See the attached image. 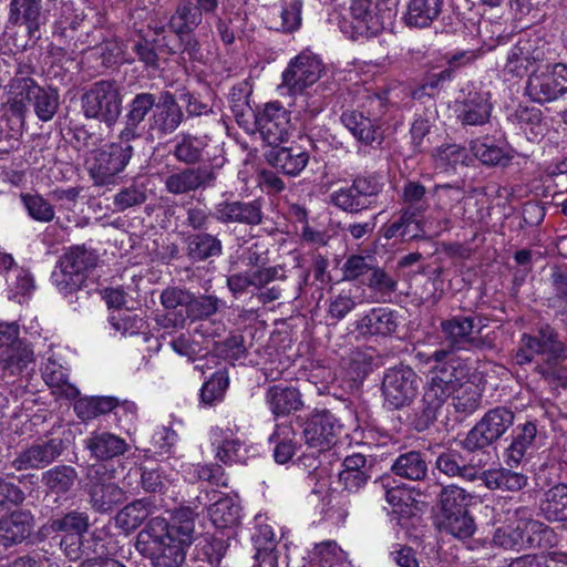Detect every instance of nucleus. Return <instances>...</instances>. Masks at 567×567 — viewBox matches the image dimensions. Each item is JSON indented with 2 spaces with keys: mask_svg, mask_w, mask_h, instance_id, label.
<instances>
[{
  "mask_svg": "<svg viewBox=\"0 0 567 567\" xmlns=\"http://www.w3.org/2000/svg\"><path fill=\"white\" fill-rule=\"evenodd\" d=\"M20 198L32 219L40 223L53 220L55 216L54 207L41 195L22 193Z\"/></svg>",
  "mask_w": 567,
  "mask_h": 567,
  "instance_id": "56",
  "label": "nucleus"
},
{
  "mask_svg": "<svg viewBox=\"0 0 567 567\" xmlns=\"http://www.w3.org/2000/svg\"><path fill=\"white\" fill-rule=\"evenodd\" d=\"M90 527V518L85 512L71 511L62 517L50 520L52 532H64L66 535H84Z\"/></svg>",
  "mask_w": 567,
  "mask_h": 567,
  "instance_id": "52",
  "label": "nucleus"
},
{
  "mask_svg": "<svg viewBox=\"0 0 567 567\" xmlns=\"http://www.w3.org/2000/svg\"><path fill=\"white\" fill-rule=\"evenodd\" d=\"M340 430V423L329 411H320L305 422L302 434L310 447L326 451L336 444Z\"/></svg>",
  "mask_w": 567,
  "mask_h": 567,
  "instance_id": "19",
  "label": "nucleus"
},
{
  "mask_svg": "<svg viewBox=\"0 0 567 567\" xmlns=\"http://www.w3.org/2000/svg\"><path fill=\"white\" fill-rule=\"evenodd\" d=\"M47 23L42 0H10L7 24L23 27L27 41L22 49L33 47L41 39V27Z\"/></svg>",
  "mask_w": 567,
  "mask_h": 567,
  "instance_id": "14",
  "label": "nucleus"
},
{
  "mask_svg": "<svg viewBox=\"0 0 567 567\" xmlns=\"http://www.w3.org/2000/svg\"><path fill=\"white\" fill-rule=\"evenodd\" d=\"M341 122L358 141L367 145H372L373 143L381 144L383 140L379 121L374 117L363 115L362 112H343Z\"/></svg>",
  "mask_w": 567,
  "mask_h": 567,
  "instance_id": "32",
  "label": "nucleus"
},
{
  "mask_svg": "<svg viewBox=\"0 0 567 567\" xmlns=\"http://www.w3.org/2000/svg\"><path fill=\"white\" fill-rule=\"evenodd\" d=\"M31 105L40 121H51L60 106V95L58 90L50 86H42Z\"/></svg>",
  "mask_w": 567,
  "mask_h": 567,
  "instance_id": "54",
  "label": "nucleus"
},
{
  "mask_svg": "<svg viewBox=\"0 0 567 567\" xmlns=\"http://www.w3.org/2000/svg\"><path fill=\"white\" fill-rule=\"evenodd\" d=\"M147 194L144 185H131L120 190L115 196L113 204L120 212L131 207L142 205L146 202Z\"/></svg>",
  "mask_w": 567,
  "mask_h": 567,
  "instance_id": "62",
  "label": "nucleus"
},
{
  "mask_svg": "<svg viewBox=\"0 0 567 567\" xmlns=\"http://www.w3.org/2000/svg\"><path fill=\"white\" fill-rule=\"evenodd\" d=\"M525 92L539 104L556 101L567 93V65L556 63L534 71L527 80Z\"/></svg>",
  "mask_w": 567,
  "mask_h": 567,
  "instance_id": "11",
  "label": "nucleus"
},
{
  "mask_svg": "<svg viewBox=\"0 0 567 567\" xmlns=\"http://www.w3.org/2000/svg\"><path fill=\"white\" fill-rule=\"evenodd\" d=\"M158 97L151 92H141L127 104L125 114V126L121 131L124 140L133 138L134 141L142 136V123L146 116L156 107Z\"/></svg>",
  "mask_w": 567,
  "mask_h": 567,
  "instance_id": "26",
  "label": "nucleus"
},
{
  "mask_svg": "<svg viewBox=\"0 0 567 567\" xmlns=\"http://www.w3.org/2000/svg\"><path fill=\"white\" fill-rule=\"evenodd\" d=\"M429 362L435 364L431 369V377L426 385L432 390L441 391L447 398L452 396L462 386L468 383L471 378V367L467 360L460 355H450L444 359L436 358L433 352Z\"/></svg>",
  "mask_w": 567,
  "mask_h": 567,
  "instance_id": "10",
  "label": "nucleus"
},
{
  "mask_svg": "<svg viewBox=\"0 0 567 567\" xmlns=\"http://www.w3.org/2000/svg\"><path fill=\"white\" fill-rule=\"evenodd\" d=\"M492 109L485 96L475 94L464 102L458 118L464 125H484L491 117Z\"/></svg>",
  "mask_w": 567,
  "mask_h": 567,
  "instance_id": "46",
  "label": "nucleus"
},
{
  "mask_svg": "<svg viewBox=\"0 0 567 567\" xmlns=\"http://www.w3.org/2000/svg\"><path fill=\"white\" fill-rule=\"evenodd\" d=\"M150 511L142 499L124 506L115 516V525L128 533L140 527L148 517Z\"/></svg>",
  "mask_w": 567,
  "mask_h": 567,
  "instance_id": "49",
  "label": "nucleus"
},
{
  "mask_svg": "<svg viewBox=\"0 0 567 567\" xmlns=\"http://www.w3.org/2000/svg\"><path fill=\"white\" fill-rule=\"evenodd\" d=\"M267 162L289 176L299 175L309 162V154L298 145L275 146L266 155Z\"/></svg>",
  "mask_w": 567,
  "mask_h": 567,
  "instance_id": "29",
  "label": "nucleus"
},
{
  "mask_svg": "<svg viewBox=\"0 0 567 567\" xmlns=\"http://www.w3.org/2000/svg\"><path fill=\"white\" fill-rule=\"evenodd\" d=\"M391 471L394 475L409 481H423L429 472L425 454L420 451L402 453L393 461Z\"/></svg>",
  "mask_w": 567,
  "mask_h": 567,
  "instance_id": "36",
  "label": "nucleus"
},
{
  "mask_svg": "<svg viewBox=\"0 0 567 567\" xmlns=\"http://www.w3.org/2000/svg\"><path fill=\"white\" fill-rule=\"evenodd\" d=\"M203 21L199 9L192 3L178 4L169 20V28L178 37L192 33Z\"/></svg>",
  "mask_w": 567,
  "mask_h": 567,
  "instance_id": "45",
  "label": "nucleus"
},
{
  "mask_svg": "<svg viewBox=\"0 0 567 567\" xmlns=\"http://www.w3.org/2000/svg\"><path fill=\"white\" fill-rule=\"evenodd\" d=\"M434 157L441 167L455 166L457 164H466L468 153L465 147L457 144H445L436 148Z\"/></svg>",
  "mask_w": 567,
  "mask_h": 567,
  "instance_id": "64",
  "label": "nucleus"
},
{
  "mask_svg": "<svg viewBox=\"0 0 567 567\" xmlns=\"http://www.w3.org/2000/svg\"><path fill=\"white\" fill-rule=\"evenodd\" d=\"M78 480V472L71 465H55L42 473L40 482L47 494L56 496L69 493Z\"/></svg>",
  "mask_w": 567,
  "mask_h": 567,
  "instance_id": "37",
  "label": "nucleus"
},
{
  "mask_svg": "<svg viewBox=\"0 0 567 567\" xmlns=\"http://www.w3.org/2000/svg\"><path fill=\"white\" fill-rule=\"evenodd\" d=\"M63 451V441L59 437L38 440L20 451L11 465L16 471L41 470L55 462Z\"/></svg>",
  "mask_w": 567,
  "mask_h": 567,
  "instance_id": "17",
  "label": "nucleus"
},
{
  "mask_svg": "<svg viewBox=\"0 0 567 567\" xmlns=\"http://www.w3.org/2000/svg\"><path fill=\"white\" fill-rule=\"evenodd\" d=\"M454 394L452 398L453 406L457 413L465 416L474 413L481 405L482 395L473 384L463 385Z\"/></svg>",
  "mask_w": 567,
  "mask_h": 567,
  "instance_id": "59",
  "label": "nucleus"
},
{
  "mask_svg": "<svg viewBox=\"0 0 567 567\" xmlns=\"http://www.w3.org/2000/svg\"><path fill=\"white\" fill-rule=\"evenodd\" d=\"M184 118V112L175 95L169 91H162L156 107L148 118V131L162 138L176 132Z\"/></svg>",
  "mask_w": 567,
  "mask_h": 567,
  "instance_id": "18",
  "label": "nucleus"
},
{
  "mask_svg": "<svg viewBox=\"0 0 567 567\" xmlns=\"http://www.w3.org/2000/svg\"><path fill=\"white\" fill-rule=\"evenodd\" d=\"M34 519L29 511L16 509L0 518V546L9 548L30 537Z\"/></svg>",
  "mask_w": 567,
  "mask_h": 567,
  "instance_id": "25",
  "label": "nucleus"
},
{
  "mask_svg": "<svg viewBox=\"0 0 567 567\" xmlns=\"http://www.w3.org/2000/svg\"><path fill=\"white\" fill-rule=\"evenodd\" d=\"M266 402L277 416L288 415L302 406L301 395L292 386H270L266 392Z\"/></svg>",
  "mask_w": 567,
  "mask_h": 567,
  "instance_id": "38",
  "label": "nucleus"
},
{
  "mask_svg": "<svg viewBox=\"0 0 567 567\" xmlns=\"http://www.w3.org/2000/svg\"><path fill=\"white\" fill-rule=\"evenodd\" d=\"M443 0H410L404 17L410 27H429L441 13Z\"/></svg>",
  "mask_w": 567,
  "mask_h": 567,
  "instance_id": "41",
  "label": "nucleus"
},
{
  "mask_svg": "<svg viewBox=\"0 0 567 567\" xmlns=\"http://www.w3.org/2000/svg\"><path fill=\"white\" fill-rule=\"evenodd\" d=\"M401 200L406 205L404 209L412 210L420 217L430 206L426 198V188L419 181L409 179L404 183L401 190Z\"/></svg>",
  "mask_w": 567,
  "mask_h": 567,
  "instance_id": "51",
  "label": "nucleus"
},
{
  "mask_svg": "<svg viewBox=\"0 0 567 567\" xmlns=\"http://www.w3.org/2000/svg\"><path fill=\"white\" fill-rule=\"evenodd\" d=\"M240 506L229 496H218L208 506V516L217 528H226L235 525L239 519Z\"/></svg>",
  "mask_w": 567,
  "mask_h": 567,
  "instance_id": "43",
  "label": "nucleus"
},
{
  "mask_svg": "<svg viewBox=\"0 0 567 567\" xmlns=\"http://www.w3.org/2000/svg\"><path fill=\"white\" fill-rule=\"evenodd\" d=\"M493 543L504 549L526 548V529L523 526H504L496 529Z\"/></svg>",
  "mask_w": 567,
  "mask_h": 567,
  "instance_id": "57",
  "label": "nucleus"
},
{
  "mask_svg": "<svg viewBox=\"0 0 567 567\" xmlns=\"http://www.w3.org/2000/svg\"><path fill=\"white\" fill-rule=\"evenodd\" d=\"M117 405L118 400L114 396H91L76 401L74 410L76 415L85 421L109 413Z\"/></svg>",
  "mask_w": 567,
  "mask_h": 567,
  "instance_id": "48",
  "label": "nucleus"
},
{
  "mask_svg": "<svg viewBox=\"0 0 567 567\" xmlns=\"http://www.w3.org/2000/svg\"><path fill=\"white\" fill-rule=\"evenodd\" d=\"M447 399L441 391L437 392V390H432L425 385L422 399L413 413V427L417 432L429 430L436 422Z\"/></svg>",
  "mask_w": 567,
  "mask_h": 567,
  "instance_id": "31",
  "label": "nucleus"
},
{
  "mask_svg": "<svg viewBox=\"0 0 567 567\" xmlns=\"http://www.w3.org/2000/svg\"><path fill=\"white\" fill-rule=\"evenodd\" d=\"M398 324V317L393 310L378 307L357 321L355 330L362 337H388L396 331Z\"/></svg>",
  "mask_w": 567,
  "mask_h": 567,
  "instance_id": "28",
  "label": "nucleus"
},
{
  "mask_svg": "<svg viewBox=\"0 0 567 567\" xmlns=\"http://www.w3.org/2000/svg\"><path fill=\"white\" fill-rule=\"evenodd\" d=\"M207 143L198 136L189 133H182L176 136L172 154L175 159L187 166H195L204 157Z\"/></svg>",
  "mask_w": 567,
  "mask_h": 567,
  "instance_id": "40",
  "label": "nucleus"
},
{
  "mask_svg": "<svg viewBox=\"0 0 567 567\" xmlns=\"http://www.w3.org/2000/svg\"><path fill=\"white\" fill-rule=\"evenodd\" d=\"M475 317L456 315L440 321L439 333L441 348L436 349V358L444 359L458 355L460 352H472L489 348L491 343L482 338L481 328L476 329Z\"/></svg>",
  "mask_w": 567,
  "mask_h": 567,
  "instance_id": "3",
  "label": "nucleus"
},
{
  "mask_svg": "<svg viewBox=\"0 0 567 567\" xmlns=\"http://www.w3.org/2000/svg\"><path fill=\"white\" fill-rule=\"evenodd\" d=\"M420 378L408 365H395L385 371L382 381V394L393 409L409 405L415 398Z\"/></svg>",
  "mask_w": 567,
  "mask_h": 567,
  "instance_id": "13",
  "label": "nucleus"
},
{
  "mask_svg": "<svg viewBox=\"0 0 567 567\" xmlns=\"http://www.w3.org/2000/svg\"><path fill=\"white\" fill-rule=\"evenodd\" d=\"M423 234V221L420 216L404 208L382 227V235L388 240L393 238L410 240L422 237Z\"/></svg>",
  "mask_w": 567,
  "mask_h": 567,
  "instance_id": "33",
  "label": "nucleus"
},
{
  "mask_svg": "<svg viewBox=\"0 0 567 567\" xmlns=\"http://www.w3.org/2000/svg\"><path fill=\"white\" fill-rule=\"evenodd\" d=\"M33 363V351L19 338L16 323L0 324V367L11 375H19Z\"/></svg>",
  "mask_w": 567,
  "mask_h": 567,
  "instance_id": "12",
  "label": "nucleus"
},
{
  "mask_svg": "<svg viewBox=\"0 0 567 567\" xmlns=\"http://www.w3.org/2000/svg\"><path fill=\"white\" fill-rule=\"evenodd\" d=\"M373 258L371 256L351 255L342 266L343 280H359L364 284L371 269L373 268Z\"/></svg>",
  "mask_w": 567,
  "mask_h": 567,
  "instance_id": "58",
  "label": "nucleus"
},
{
  "mask_svg": "<svg viewBox=\"0 0 567 567\" xmlns=\"http://www.w3.org/2000/svg\"><path fill=\"white\" fill-rule=\"evenodd\" d=\"M91 456L99 461H109L123 455L130 449L128 443L111 432H92L84 441Z\"/></svg>",
  "mask_w": 567,
  "mask_h": 567,
  "instance_id": "30",
  "label": "nucleus"
},
{
  "mask_svg": "<svg viewBox=\"0 0 567 567\" xmlns=\"http://www.w3.org/2000/svg\"><path fill=\"white\" fill-rule=\"evenodd\" d=\"M543 60H545V44L539 39L519 40L508 52L504 71L522 78L530 64Z\"/></svg>",
  "mask_w": 567,
  "mask_h": 567,
  "instance_id": "24",
  "label": "nucleus"
},
{
  "mask_svg": "<svg viewBox=\"0 0 567 567\" xmlns=\"http://www.w3.org/2000/svg\"><path fill=\"white\" fill-rule=\"evenodd\" d=\"M245 260L249 269L227 277V288L235 298L252 288L258 302L267 305L287 296L290 290V295L298 297L302 286L308 284L309 271L303 274L301 281L293 285L282 266L267 267L268 249L262 243H254L248 247Z\"/></svg>",
  "mask_w": 567,
  "mask_h": 567,
  "instance_id": "2",
  "label": "nucleus"
},
{
  "mask_svg": "<svg viewBox=\"0 0 567 567\" xmlns=\"http://www.w3.org/2000/svg\"><path fill=\"white\" fill-rule=\"evenodd\" d=\"M441 528L456 538L465 539L474 534L476 524L467 511L442 516Z\"/></svg>",
  "mask_w": 567,
  "mask_h": 567,
  "instance_id": "53",
  "label": "nucleus"
},
{
  "mask_svg": "<svg viewBox=\"0 0 567 567\" xmlns=\"http://www.w3.org/2000/svg\"><path fill=\"white\" fill-rule=\"evenodd\" d=\"M82 110L86 118H94L107 126L118 120L122 112V95L115 80L93 83L82 95Z\"/></svg>",
  "mask_w": 567,
  "mask_h": 567,
  "instance_id": "6",
  "label": "nucleus"
},
{
  "mask_svg": "<svg viewBox=\"0 0 567 567\" xmlns=\"http://www.w3.org/2000/svg\"><path fill=\"white\" fill-rule=\"evenodd\" d=\"M471 151L482 164L488 166L504 165L509 159L503 148L481 140L471 142Z\"/></svg>",
  "mask_w": 567,
  "mask_h": 567,
  "instance_id": "60",
  "label": "nucleus"
},
{
  "mask_svg": "<svg viewBox=\"0 0 567 567\" xmlns=\"http://www.w3.org/2000/svg\"><path fill=\"white\" fill-rule=\"evenodd\" d=\"M229 380L226 371L215 372L210 379L205 382L200 390V400L203 403L212 405L214 402L221 400Z\"/></svg>",
  "mask_w": 567,
  "mask_h": 567,
  "instance_id": "61",
  "label": "nucleus"
},
{
  "mask_svg": "<svg viewBox=\"0 0 567 567\" xmlns=\"http://www.w3.org/2000/svg\"><path fill=\"white\" fill-rule=\"evenodd\" d=\"M536 435L537 427L535 423L526 422L517 425L513 431L512 443L506 450V463L511 466L518 465L528 450L534 446Z\"/></svg>",
  "mask_w": 567,
  "mask_h": 567,
  "instance_id": "39",
  "label": "nucleus"
},
{
  "mask_svg": "<svg viewBox=\"0 0 567 567\" xmlns=\"http://www.w3.org/2000/svg\"><path fill=\"white\" fill-rule=\"evenodd\" d=\"M515 414L505 406H497L487 411L484 416L468 431L462 441L467 452L482 451L487 461L485 449L496 443L514 424Z\"/></svg>",
  "mask_w": 567,
  "mask_h": 567,
  "instance_id": "7",
  "label": "nucleus"
},
{
  "mask_svg": "<svg viewBox=\"0 0 567 567\" xmlns=\"http://www.w3.org/2000/svg\"><path fill=\"white\" fill-rule=\"evenodd\" d=\"M550 287L554 291L549 302L563 316H567V266H554L550 272Z\"/></svg>",
  "mask_w": 567,
  "mask_h": 567,
  "instance_id": "55",
  "label": "nucleus"
},
{
  "mask_svg": "<svg viewBox=\"0 0 567 567\" xmlns=\"http://www.w3.org/2000/svg\"><path fill=\"white\" fill-rule=\"evenodd\" d=\"M192 512L177 509L167 522L152 518L137 535L136 549L151 560L153 567H181L194 542Z\"/></svg>",
  "mask_w": 567,
  "mask_h": 567,
  "instance_id": "1",
  "label": "nucleus"
},
{
  "mask_svg": "<svg viewBox=\"0 0 567 567\" xmlns=\"http://www.w3.org/2000/svg\"><path fill=\"white\" fill-rule=\"evenodd\" d=\"M84 491L91 508L99 514L111 513L126 499V493L111 477L103 464L90 465L85 474Z\"/></svg>",
  "mask_w": 567,
  "mask_h": 567,
  "instance_id": "9",
  "label": "nucleus"
},
{
  "mask_svg": "<svg viewBox=\"0 0 567 567\" xmlns=\"http://www.w3.org/2000/svg\"><path fill=\"white\" fill-rule=\"evenodd\" d=\"M214 218L225 225L258 226L264 219L262 202L260 199L250 202L221 200L215 205Z\"/></svg>",
  "mask_w": 567,
  "mask_h": 567,
  "instance_id": "21",
  "label": "nucleus"
},
{
  "mask_svg": "<svg viewBox=\"0 0 567 567\" xmlns=\"http://www.w3.org/2000/svg\"><path fill=\"white\" fill-rule=\"evenodd\" d=\"M439 497L442 516L467 512V506L472 499V496L464 488L454 484L442 487Z\"/></svg>",
  "mask_w": 567,
  "mask_h": 567,
  "instance_id": "47",
  "label": "nucleus"
},
{
  "mask_svg": "<svg viewBox=\"0 0 567 567\" xmlns=\"http://www.w3.org/2000/svg\"><path fill=\"white\" fill-rule=\"evenodd\" d=\"M534 337L539 343L538 355H542L549 365V368L537 365L536 369L542 375L550 377L553 374L551 367L567 359V346L559 340L558 332L549 324L539 328Z\"/></svg>",
  "mask_w": 567,
  "mask_h": 567,
  "instance_id": "27",
  "label": "nucleus"
},
{
  "mask_svg": "<svg viewBox=\"0 0 567 567\" xmlns=\"http://www.w3.org/2000/svg\"><path fill=\"white\" fill-rule=\"evenodd\" d=\"M383 186L377 174L357 175L350 186L340 187L329 195L330 203L346 213L359 214L377 206Z\"/></svg>",
  "mask_w": 567,
  "mask_h": 567,
  "instance_id": "5",
  "label": "nucleus"
},
{
  "mask_svg": "<svg viewBox=\"0 0 567 567\" xmlns=\"http://www.w3.org/2000/svg\"><path fill=\"white\" fill-rule=\"evenodd\" d=\"M472 452L462 454L456 450H447L441 453L435 461V468L449 476L461 477L466 481H475L480 477L481 468L486 464V460L471 456Z\"/></svg>",
  "mask_w": 567,
  "mask_h": 567,
  "instance_id": "22",
  "label": "nucleus"
},
{
  "mask_svg": "<svg viewBox=\"0 0 567 567\" xmlns=\"http://www.w3.org/2000/svg\"><path fill=\"white\" fill-rule=\"evenodd\" d=\"M186 255L195 261L202 262L223 255V243L216 236L207 231L192 234L187 237Z\"/></svg>",
  "mask_w": 567,
  "mask_h": 567,
  "instance_id": "35",
  "label": "nucleus"
},
{
  "mask_svg": "<svg viewBox=\"0 0 567 567\" xmlns=\"http://www.w3.org/2000/svg\"><path fill=\"white\" fill-rule=\"evenodd\" d=\"M223 305V300L215 295L195 296L192 292L185 317L192 321L206 320L217 313Z\"/></svg>",
  "mask_w": 567,
  "mask_h": 567,
  "instance_id": "50",
  "label": "nucleus"
},
{
  "mask_svg": "<svg viewBox=\"0 0 567 567\" xmlns=\"http://www.w3.org/2000/svg\"><path fill=\"white\" fill-rule=\"evenodd\" d=\"M526 529V548H553L559 542V536L553 527L538 519L524 522Z\"/></svg>",
  "mask_w": 567,
  "mask_h": 567,
  "instance_id": "44",
  "label": "nucleus"
},
{
  "mask_svg": "<svg viewBox=\"0 0 567 567\" xmlns=\"http://www.w3.org/2000/svg\"><path fill=\"white\" fill-rule=\"evenodd\" d=\"M323 72L320 59L311 52L303 51L290 61L282 73V85L292 93H301L316 83Z\"/></svg>",
  "mask_w": 567,
  "mask_h": 567,
  "instance_id": "16",
  "label": "nucleus"
},
{
  "mask_svg": "<svg viewBox=\"0 0 567 567\" xmlns=\"http://www.w3.org/2000/svg\"><path fill=\"white\" fill-rule=\"evenodd\" d=\"M256 124L262 140L270 146H279L289 137L290 120L287 111L278 103L266 104L256 117Z\"/></svg>",
  "mask_w": 567,
  "mask_h": 567,
  "instance_id": "20",
  "label": "nucleus"
},
{
  "mask_svg": "<svg viewBox=\"0 0 567 567\" xmlns=\"http://www.w3.org/2000/svg\"><path fill=\"white\" fill-rule=\"evenodd\" d=\"M99 256L95 250L85 245L70 247L60 258L53 272V280L63 295L78 291L86 280L89 271L97 265Z\"/></svg>",
  "mask_w": 567,
  "mask_h": 567,
  "instance_id": "4",
  "label": "nucleus"
},
{
  "mask_svg": "<svg viewBox=\"0 0 567 567\" xmlns=\"http://www.w3.org/2000/svg\"><path fill=\"white\" fill-rule=\"evenodd\" d=\"M290 434H293V431L289 425L278 426L274 434L277 440L274 450V457L275 461L279 464L287 463L295 454L296 446L292 442V439L289 437Z\"/></svg>",
  "mask_w": 567,
  "mask_h": 567,
  "instance_id": "63",
  "label": "nucleus"
},
{
  "mask_svg": "<svg viewBox=\"0 0 567 567\" xmlns=\"http://www.w3.org/2000/svg\"><path fill=\"white\" fill-rule=\"evenodd\" d=\"M489 489L508 492L520 491L527 484V476L507 468H496L482 472L480 477Z\"/></svg>",
  "mask_w": 567,
  "mask_h": 567,
  "instance_id": "42",
  "label": "nucleus"
},
{
  "mask_svg": "<svg viewBox=\"0 0 567 567\" xmlns=\"http://www.w3.org/2000/svg\"><path fill=\"white\" fill-rule=\"evenodd\" d=\"M354 29L368 35L379 34L392 19L390 8L381 9L378 0H352Z\"/></svg>",
  "mask_w": 567,
  "mask_h": 567,
  "instance_id": "23",
  "label": "nucleus"
},
{
  "mask_svg": "<svg viewBox=\"0 0 567 567\" xmlns=\"http://www.w3.org/2000/svg\"><path fill=\"white\" fill-rule=\"evenodd\" d=\"M539 513L548 523H567V484L558 483L544 492Z\"/></svg>",
  "mask_w": 567,
  "mask_h": 567,
  "instance_id": "34",
  "label": "nucleus"
},
{
  "mask_svg": "<svg viewBox=\"0 0 567 567\" xmlns=\"http://www.w3.org/2000/svg\"><path fill=\"white\" fill-rule=\"evenodd\" d=\"M216 181L217 167L213 165L187 166L168 174L164 179V187L168 194L181 196L214 187Z\"/></svg>",
  "mask_w": 567,
  "mask_h": 567,
  "instance_id": "15",
  "label": "nucleus"
},
{
  "mask_svg": "<svg viewBox=\"0 0 567 567\" xmlns=\"http://www.w3.org/2000/svg\"><path fill=\"white\" fill-rule=\"evenodd\" d=\"M133 138L124 140L120 132L118 141L97 150L90 166V175L95 185L113 184L115 177L127 166L133 155Z\"/></svg>",
  "mask_w": 567,
  "mask_h": 567,
  "instance_id": "8",
  "label": "nucleus"
}]
</instances>
